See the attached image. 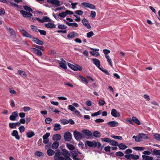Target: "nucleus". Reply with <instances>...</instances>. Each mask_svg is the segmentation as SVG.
Instances as JSON below:
<instances>
[{"label": "nucleus", "instance_id": "nucleus-1", "mask_svg": "<svg viewBox=\"0 0 160 160\" xmlns=\"http://www.w3.org/2000/svg\"><path fill=\"white\" fill-rule=\"evenodd\" d=\"M73 135L75 139L77 141H80L84 137L83 134L76 130L73 132Z\"/></svg>", "mask_w": 160, "mask_h": 160}, {"label": "nucleus", "instance_id": "nucleus-2", "mask_svg": "<svg viewBox=\"0 0 160 160\" xmlns=\"http://www.w3.org/2000/svg\"><path fill=\"white\" fill-rule=\"evenodd\" d=\"M62 153L59 150L55 153L54 156L55 160H64V157L62 156Z\"/></svg>", "mask_w": 160, "mask_h": 160}, {"label": "nucleus", "instance_id": "nucleus-3", "mask_svg": "<svg viewBox=\"0 0 160 160\" xmlns=\"http://www.w3.org/2000/svg\"><path fill=\"white\" fill-rule=\"evenodd\" d=\"M35 19L38 20L39 22L43 23L44 22H51V20L47 16L43 17L42 19L38 18H35Z\"/></svg>", "mask_w": 160, "mask_h": 160}, {"label": "nucleus", "instance_id": "nucleus-4", "mask_svg": "<svg viewBox=\"0 0 160 160\" xmlns=\"http://www.w3.org/2000/svg\"><path fill=\"white\" fill-rule=\"evenodd\" d=\"M64 138L65 141L69 142L72 139V134L70 132H67L64 133Z\"/></svg>", "mask_w": 160, "mask_h": 160}, {"label": "nucleus", "instance_id": "nucleus-5", "mask_svg": "<svg viewBox=\"0 0 160 160\" xmlns=\"http://www.w3.org/2000/svg\"><path fill=\"white\" fill-rule=\"evenodd\" d=\"M61 61L58 60V61L60 66L64 69H66L67 67L66 62L62 58H61Z\"/></svg>", "mask_w": 160, "mask_h": 160}, {"label": "nucleus", "instance_id": "nucleus-6", "mask_svg": "<svg viewBox=\"0 0 160 160\" xmlns=\"http://www.w3.org/2000/svg\"><path fill=\"white\" fill-rule=\"evenodd\" d=\"M20 12L24 18H30L32 16V14L30 12L24 10H21Z\"/></svg>", "mask_w": 160, "mask_h": 160}, {"label": "nucleus", "instance_id": "nucleus-7", "mask_svg": "<svg viewBox=\"0 0 160 160\" xmlns=\"http://www.w3.org/2000/svg\"><path fill=\"white\" fill-rule=\"evenodd\" d=\"M47 2L51 3L52 5H55L56 7H58L61 5L60 1L58 0H47Z\"/></svg>", "mask_w": 160, "mask_h": 160}, {"label": "nucleus", "instance_id": "nucleus-8", "mask_svg": "<svg viewBox=\"0 0 160 160\" xmlns=\"http://www.w3.org/2000/svg\"><path fill=\"white\" fill-rule=\"evenodd\" d=\"M111 113L112 116L115 118L120 117V113L117 111L115 109H112Z\"/></svg>", "mask_w": 160, "mask_h": 160}, {"label": "nucleus", "instance_id": "nucleus-9", "mask_svg": "<svg viewBox=\"0 0 160 160\" xmlns=\"http://www.w3.org/2000/svg\"><path fill=\"white\" fill-rule=\"evenodd\" d=\"M86 142H87L88 146L90 147H93L95 148L97 146V142L95 141L91 142L88 141H86Z\"/></svg>", "mask_w": 160, "mask_h": 160}, {"label": "nucleus", "instance_id": "nucleus-10", "mask_svg": "<svg viewBox=\"0 0 160 160\" xmlns=\"http://www.w3.org/2000/svg\"><path fill=\"white\" fill-rule=\"evenodd\" d=\"M31 49L35 54L38 56H41L42 55V52L38 49L35 48H32Z\"/></svg>", "mask_w": 160, "mask_h": 160}, {"label": "nucleus", "instance_id": "nucleus-11", "mask_svg": "<svg viewBox=\"0 0 160 160\" xmlns=\"http://www.w3.org/2000/svg\"><path fill=\"white\" fill-rule=\"evenodd\" d=\"M6 29L10 34V37L12 36L13 37H14L16 36V33L14 31L12 28H8L7 27H6Z\"/></svg>", "mask_w": 160, "mask_h": 160}, {"label": "nucleus", "instance_id": "nucleus-12", "mask_svg": "<svg viewBox=\"0 0 160 160\" xmlns=\"http://www.w3.org/2000/svg\"><path fill=\"white\" fill-rule=\"evenodd\" d=\"M78 34L77 32H70L67 36V37L69 38H72L77 37Z\"/></svg>", "mask_w": 160, "mask_h": 160}, {"label": "nucleus", "instance_id": "nucleus-13", "mask_svg": "<svg viewBox=\"0 0 160 160\" xmlns=\"http://www.w3.org/2000/svg\"><path fill=\"white\" fill-rule=\"evenodd\" d=\"M18 116V112L17 111H15L12 113V115H10L9 117V119L12 121H14L16 120V118Z\"/></svg>", "mask_w": 160, "mask_h": 160}, {"label": "nucleus", "instance_id": "nucleus-14", "mask_svg": "<svg viewBox=\"0 0 160 160\" xmlns=\"http://www.w3.org/2000/svg\"><path fill=\"white\" fill-rule=\"evenodd\" d=\"M82 22L83 25L85 26L87 28H91L90 23L86 19H83L82 21Z\"/></svg>", "mask_w": 160, "mask_h": 160}, {"label": "nucleus", "instance_id": "nucleus-15", "mask_svg": "<svg viewBox=\"0 0 160 160\" xmlns=\"http://www.w3.org/2000/svg\"><path fill=\"white\" fill-rule=\"evenodd\" d=\"M21 32L22 35L25 37L28 38H31L32 39V38H33L32 36L29 34L27 32L24 30H21Z\"/></svg>", "mask_w": 160, "mask_h": 160}, {"label": "nucleus", "instance_id": "nucleus-16", "mask_svg": "<svg viewBox=\"0 0 160 160\" xmlns=\"http://www.w3.org/2000/svg\"><path fill=\"white\" fill-rule=\"evenodd\" d=\"M12 136L14 137L17 140H19L20 139V137L18 134V132L17 130H14L11 134Z\"/></svg>", "mask_w": 160, "mask_h": 160}, {"label": "nucleus", "instance_id": "nucleus-17", "mask_svg": "<svg viewBox=\"0 0 160 160\" xmlns=\"http://www.w3.org/2000/svg\"><path fill=\"white\" fill-rule=\"evenodd\" d=\"M32 41L36 44L40 45H43L44 43L42 41L40 40L37 38H35L34 37L32 38Z\"/></svg>", "mask_w": 160, "mask_h": 160}, {"label": "nucleus", "instance_id": "nucleus-18", "mask_svg": "<svg viewBox=\"0 0 160 160\" xmlns=\"http://www.w3.org/2000/svg\"><path fill=\"white\" fill-rule=\"evenodd\" d=\"M93 63L98 68H100V62L99 60L97 58H93L92 60Z\"/></svg>", "mask_w": 160, "mask_h": 160}, {"label": "nucleus", "instance_id": "nucleus-19", "mask_svg": "<svg viewBox=\"0 0 160 160\" xmlns=\"http://www.w3.org/2000/svg\"><path fill=\"white\" fill-rule=\"evenodd\" d=\"M107 124L110 127H116L118 124V123L117 122L114 121L109 122L107 123Z\"/></svg>", "mask_w": 160, "mask_h": 160}, {"label": "nucleus", "instance_id": "nucleus-20", "mask_svg": "<svg viewBox=\"0 0 160 160\" xmlns=\"http://www.w3.org/2000/svg\"><path fill=\"white\" fill-rule=\"evenodd\" d=\"M61 135L59 134H57L53 136L52 139L54 141H59L61 139Z\"/></svg>", "mask_w": 160, "mask_h": 160}, {"label": "nucleus", "instance_id": "nucleus-21", "mask_svg": "<svg viewBox=\"0 0 160 160\" xmlns=\"http://www.w3.org/2000/svg\"><path fill=\"white\" fill-rule=\"evenodd\" d=\"M59 142L58 141H55L52 143L51 148L53 149H57L58 147Z\"/></svg>", "mask_w": 160, "mask_h": 160}, {"label": "nucleus", "instance_id": "nucleus-22", "mask_svg": "<svg viewBox=\"0 0 160 160\" xmlns=\"http://www.w3.org/2000/svg\"><path fill=\"white\" fill-rule=\"evenodd\" d=\"M46 27L49 28H54L55 27V26L53 23H46L44 24Z\"/></svg>", "mask_w": 160, "mask_h": 160}, {"label": "nucleus", "instance_id": "nucleus-23", "mask_svg": "<svg viewBox=\"0 0 160 160\" xmlns=\"http://www.w3.org/2000/svg\"><path fill=\"white\" fill-rule=\"evenodd\" d=\"M142 157L143 160H152L153 159L152 157L148 155H142Z\"/></svg>", "mask_w": 160, "mask_h": 160}, {"label": "nucleus", "instance_id": "nucleus-24", "mask_svg": "<svg viewBox=\"0 0 160 160\" xmlns=\"http://www.w3.org/2000/svg\"><path fill=\"white\" fill-rule=\"evenodd\" d=\"M61 125L58 123H56L54 124V128L53 130L55 131H58L61 129Z\"/></svg>", "mask_w": 160, "mask_h": 160}, {"label": "nucleus", "instance_id": "nucleus-25", "mask_svg": "<svg viewBox=\"0 0 160 160\" xmlns=\"http://www.w3.org/2000/svg\"><path fill=\"white\" fill-rule=\"evenodd\" d=\"M120 149L124 150L127 148V146L124 144L121 143L118 144V146Z\"/></svg>", "mask_w": 160, "mask_h": 160}, {"label": "nucleus", "instance_id": "nucleus-26", "mask_svg": "<svg viewBox=\"0 0 160 160\" xmlns=\"http://www.w3.org/2000/svg\"><path fill=\"white\" fill-rule=\"evenodd\" d=\"M82 132L85 135L89 136L92 134V133L90 131L87 130H82Z\"/></svg>", "mask_w": 160, "mask_h": 160}, {"label": "nucleus", "instance_id": "nucleus-27", "mask_svg": "<svg viewBox=\"0 0 160 160\" xmlns=\"http://www.w3.org/2000/svg\"><path fill=\"white\" fill-rule=\"evenodd\" d=\"M74 70L75 71H81L82 70V67L80 65L78 64H75L74 65Z\"/></svg>", "mask_w": 160, "mask_h": 160}, {"label": "nucleus", "instance_id": "nucleus-28", "mask_svg": "<svg viewBox=\"0 0 160 160\" xmlns=\"http://www.w3.org/2000/svg\"><path fill=\"white\" fill-rule=\"evenodd\" d=\"M18 73L22 77L25 78L27 76V74H26L25 72L22 71L21 70H19L18 71Z\"/></svg>", "mask_w": 160, "mask_h": 160}, {"label": "nucleus", "instance_id": "nucleus-29", "mask_svg": "<svg viewBox=\"0 0 160 160\" xmlns=\"http://www.w3.org/2000/svg\"><path fill=\"white\" fill-rule=\"evenodd\" d=\"M93 136L95 138H99L101 136V133L99 132L94 131L92 133Z\"/></svg>", "mask_w": 160, "mask_h": 160}, {"label": "nucleus", "instance_id": "nucleus-30", "mask_svg": "<svg viewBox=\"0 0 160 160\" xmlns=\"http://www.w3.org/2000/svg\"><path fill=\"white\" fill-rule=\"evenodd\" d=\"M34 135L35 133L32 131L26 133V136L28 138H31Z\"/></svg>", "mask_w": 160, "mask_h": 160}, {"label": "nucleus", "instance_id": "nucleus-31", "mask_svg": "<svg viewBox=\"0 0 160 160\" xmlns=\"http://www.w3.org/2000/svg\"><path fill=\"white\" fill-rule=\"evenodd\" d=\"M55 153V152L51 149H49L47 150V154L49 156H51L54 154Z\"/></svg>", "mask_w": 160, "mask_h": 160}, {"label": "nucleus", "instance_id": "nucleus-32", "mask_svg": "<svg viewBox=\"0 0 160 160\" xmlns=\"http://www.w3.org/2000/svg\"><path fill=\"white\" fill-rule=\"evenodd\" d=\"M139 136H140V138H141V140L142 139H146L148 138V137L146 134L144 133H141L139 134Z\"/></svg>", "mask_w": 160, "mask_h": 160}, {"label": "nucleus", "instance_id": "nucleus-33", "mask_svg": "<svg viewBox=\"0 0 160 160\" xmlns=\"http://www.w3.org/2000/svg\"><path fill=\"white\" fill-rule=\"evenodd\" d=\"M132 120L134 122L138 125H140L141 124L140 121L135 117H133L132 118Z\"/></svg>", "mask_w": 160, "mask_h": 160}, {"label": "nucleus", "instance_id": "nucleus-34", "mask_svg": "<svg viewBox=\"0 0 160 160\" xmlns=\"http://www.w3.org/2000/svg\"><path fill=\"white\" fill-rule=\"evenodd\" d=\"M66 146L67 147L71 150H73L75 148V147L74 146L70 143H67Z\"/></svg>", "mask_w": 160, "mask_h": 160}, {"label": "nucleus", "instance_id": "nucleus-35", "mask_svg": "<svg viewBox=\"0 0 160 160\" xmlns=\"http://www.w3.org/2000/svg\"><path fill=\"white\" fill-rule=\"evenodd\" d=\"M62 155L64 156L67 155H68L69 156L70 155V153H69V152L66 149H62Z\"/></svg>", "mask_w": 160, "mask_h": 160}, {"label": "nucleus", "instance_id": "nucleus-36", "mask_svg": "<svg viewBox=\"0 0 160 160\" xmlns=\"http://www.w3.org/2000/svg\"><path fill=\"white\" fill-rule=\"evenodd\" d=\"M35 154L36 156L39 157H43L44 155V154L42 152L40 151L36 152Z\"/></svg>", "mask_w": 160, "mask_h": 160}, {"label": "nucleus", "instance_id": "nucleus-37", "mask_svg": "<svg viewBox=\"0 0 160 160\" xmlns=\"http://www.w3.org/2000/svg\"><path fill=\"white\" fill-rule=\"evenodd\" d=\"M154 138L156 140L160 141V134L157 133H155L153 135Z\"/></svg>", "mask_w": 160, "mask_h": 160}, {"label": "nucleus", "instance_id": "nucleus-38", "mask_svg": "<svg viewBox=\"0 0 160 160\" xmlns=\"http://www.w3.org/2000/svg\"><path fill=\"white\" fill-rule=\"evenodd\" d=\"M133 149L136 150L142 151L145 149V148L144 147H133Z\"/></svg>", "mask_w": 160, "mask_h": 160}, {"label": "nucleus", "instance_id": "nucleus-39", "mask_svg": "<svg viewBox=\"0 0 160 160\" xmlns=\"http://www.w3.org/2000/svg\"><path fill=\"white\" fill-rule=\"evenodd\" d=\"M152 152L153 155L160 156V150L154 149Z\"/></svg>", "mask_w": 160, "mask_h": 160}, {"label": "nucleus", "instance_id": "nucleus-40", "mask_svg": "<svg viewBox=\"0 0 160 160\" xmlns=\"http://www.w3.org/2000/svg\"><path fill=\"white\" fill-rule=\"evenodd\" d=\"M30 27L32 30L33 31L36 32H38V30L39 29H38V28L37 26L33 25H31L30 26Z\"/></svg>", "mask_w": 160, "mask_h": 160}, {"label": "nucleus", "instance_id": "nucleus-41", "mask_svg": "<svg viewBox=\"0 0 160 160\" xmlns=\"http://www.w3.org/2000/svg\"><path fill=\"white\" fill-rule=\"evenodd\" d=\"M24 10L26 11H29V12H33V10H32V9L31 8H30V7H29L27 6H26V5L24 6Z\"/></svg>", "mask_w": 160, "mask_h": 160}, {"label": "nucleus", "instance_id": "nucleus-42", "mask_svg": "<svg viewBox=\"0 0 160 160\" xmlns=\"http://www.w3.org/2000/svg\"><path fill=\"white\" fill-rule=\"evenodd\" d=\"M67 15V13H66V11L65 12H62L58 14V16L61 18H63Z\"/></svg>", "mask_w": 160, "mask_h": 160}, {"label": "nucleus", "instance_id": "nucleus-43", "mask_svg": "<svg viewBox=\"0 0 160 160\" xmlns=\"http://www.w3.org/2000/svg\"><path fill=\"white\" fill-rule=\"evenodd\" d=\"M67 28V26L64 24L59 25L58 26V28L60 29H65Z\"/></svg>", "mask_w": 160, "mask_h": 160}, {"label": "nucleus", "instance_id": "nucleus-44", "mask_svg": "<svg viewBox=\"0 0 160 160\" xmlns=\"http://www.w3.org/2000/svg\"><path fill=\"white\" fill-rule=\"evenodd\" d=\"M110 143L113 146H118V143L115 140H112L110 141Z\"/></svg>", "mask_w": 160, "mask_h": 160}, {"label": "nucleus", "instance_id": "nucleus-45", "mask_svg": "<svg viewBox=\"0 0 160 160\" xmlns=\"http://www.w3.org/2000/svg\"><path fill=\"white\" fill-rule=\"evenodd\" d=\"M71 153L72 156V158H73V157H77L78 155L77 151L76 150H74L71 152Z\"/></svg>", "mask_w": 160, "mask_h": 160}, {"label": "nucleus", "instance_id": "nucleus-46", "mask_svg": "<svg viewBox=\"0 0 160 160\" xmlns=\"http://www.w3.org/2000/svg\"><path fill=\"white\" fill-rule=\"evenodd\" d=\"M101 140L102 141H104L105 142L110 143L111 142L110 141H111V140L108 138H102Z\"/></svg>", "mask_w": 160, "mask_h": 160}, {"label": "nucleus", "instance_id": "nucleus-47", "mask_svg": "<svg viewBox=\"0 0 160 160\" xmlns=\"http://www.w3.org/2000/svg\"><path fill=\"white\" fill-rule=\"evenodd\" d=\"M101 111L102 110H101L97 112L92 113L91 114V116L92 117H94L96 116L99 115L101 114Z\"/></svg>", "mask_w": 160, "mask_h": 160}, {"label": "nucleus", "instance_id": "nucleus-48", "mask_svg": "<svg viewBox=\"0 0 160 160\" xmlns=\"http://www.w3.org/2000/svg\"><path fill=\"white\" fill-rule=\"evenodd\" d=\"M69 2L71 3L72 5V9H75L76 8V6L78 4L77 2L72 3V2L71 1H70Z\"/></svg>", "mask_w": 160, "mask_h": 160}, {"label": "nucleus", "instance_id": "nucleus-49", "mask_svg": "<svg viewBox=\"0 0 160 160\" xmlns=\"http://www.w3.org/2000/svg\"><path fill=\"white\" fill-rule=\"evenodd\" d=\"M60 122L63 125L69 123L68 120L65 119H62L60 120Z\"/></svg>", "mask_w": 160, "mask_h": 160}, {"label": "nucleus", "instance_id": "nucleus-50", "mask_svg": "<svg viewBox=\"0 0 160 160\" xmlns=\"http://www.w3.org/2000/svg\"><path fill=\"white\" fill-rule=\"evenodd\" d=\"M75 13L79 15H82L83 13V12L81 10H77L75 12Z\"/></svg>", "mask_w": 160, "mask_h": 160}, {"label": "nucleus", "instance_id": "nucleus-51", "mask_svg": "<svg viewBox=\"0 0 160 160\" xmlns=\"http://www.w3.org/2000/svg\"><path fill=\"white\" fill-rule=\"evenodd\" d=\"M38 32H40L41 35L45 36L46 34V32L44 30L39 29L38 30Z\"/></svg>", "mask_w": 160, "mask_h": 160}, {"label": "nucleus", "instance_id": "nucleus-52", "mask_svg": "<svg viewBox=\"0 0 160 160\" xmlns=\"http://www.w3.org/2000/svg\"><path fill=\"white\" fill-rule=\"evenodd\" d=\"M90 53L93 55H96V56H98L99 55V52H96L94 51H91L90 52Z\"/></svg>", "mask_w": 160, "mask_h": 160}, {"label": "nucleus", "instance_id": "nucleus-53", "mask_svg": "<svg viewBox=\"0 0 160 160\" xmlns=\"http://www.w3.org/2000/svg\"><path fill=\"white\" fill-rule=\"evenodd\" d=\"M131 159L134 160H137L139 159V156L138 155H134L133 154H132Z\"/></svg>", "mask_w": 160, "mask_h": 160}, {"label": "nucleus", "instance_id": "nucleus-54", "mask_svg": "<svg viewBox=\"0 0 160 160\" xmlns=\"http://www.w3.org/2000/svg\"><path fill=\"white\" fill-rule=\"evenodd\" d=\"M99 69L101 71L104 72L106 74L108 75H110V73L106 69H103L102 68H99Z\"/></svg>", "mask_w": 160, "mask_h": 160}, {"label": "nucleus", "instance_id": "nucleus-55", "mask_svg": "<svg viewBox=\"0 0 160 160\" xmlns=\"http://www.w3.org/2000/svg\"><path fill=\"white\" fill-rule=\"evenodd\" d=\"M79 77L80 78V79H81V80L83 82H85L86 83V84L88 83V82L86 80L85 78L81 75L79 76Z\"/></svg>", "mask_w": 160, "mask_h": 160}, {"label": "nucleus", "instance_id": "nucleus-56", "mask_svg": "<svg viewBox=\"0 0 160 160\" xmlns=\"http://www.w3.org/2000/svg\"><path fill=\"white\" fill-rule=\"evenodd\" d=\"M20 132L22 133L25 131V127L24 126L22 125L19 127L18 128Z\"/></svg>", "mask_w": 160, "mask_h": 160}, {"label": "nucleus", "instance_id": "nucleus-57", "mask_svg": "<svg viewBox=\"0 0 160 160\" xmlns=\"http://www.w3.org/2000/svg\"><path fill=\"white\" fill-rule=\"evenodd\" d=\"M94 35L93 32L92 31H90L87 34V37L90 38Z\"/></svg>", "mask_w": 160, "mask_h": 160}, {"label": "nucleus", "instance_id": "nucleus-58", "mask_svg": "<svg viewBox=\"0 0 160 160\" xmlns=\"http://www.w3.org/2000/svg\"><path fill=\"white\" fill-rule=\"evenodd\" d=\"M52 120L49 118H47L45 119V121L46 123L49 124L52 121Z\"/></svg>", "mask_w": 160, "mask_h": 160}, {"label": "nucleus", "instance_id": "nucleus-59", "mask_svg": "<svg viewBox=\"0 0 160 160\" xmlns=\"http://www.w3.org/2000/svg\"><path fill=\"white\" fill-rule=\"evenodd\" d=\"M111 137L115 139H118V140H122V137L121 136L112 135Z\"/></svg>", "mask_w": 160, "mask_h": 160}, {"label": "nucleus", "instance_id": "nucleus-60", "mask_svg": "<svg viewBox=\"0 0 160 160\" xmlns=\"http://www.w3.org/2000/svg\"><path fill=\"white\" fill-rule=\"evenodd\" d=\"M103 146H101V144L99 142H98V143L97 142V146L96 147H97L98 149H100L101 150L103 148Z\"/></svg>", "mask_w": 160, "mask_h": 160}, {"label": "nucleus", "instance_id": "nucleus-61", "mask_svg": "<svg viewBox=\"0 0 160 160\" xmlns=\"http://www.w3.org/2000/svg\"><path fill=\"white\" fill-rule=\"evenodd\" d=\"M96 13L95 12L91 11V14L90 16L92 18H94L96 16Z\"/></svg>", "mask_w": 160, "mask_h": 160}, {"label": "nucleus", "instance_id": "nucleus-62", "mask_svg": "<svg viewBox=\"0 0 160 160\" xmlns=\"http://www.w3.org/2000/svg\"><path fill=\"white\" fill-rule=\"evenodd\" d=\"M116 155L117 156H118L120 157H122L124 155L123 153L121 151H119L118 152H117L116 153Z\"/></svg>", "mask_w": 160, "mask_h": 160}, {"label": "nucleus", "instance_id": "nucleus-63", "mask_svg": "<svg viewBox=\"0 0 160 160\" xmlns=\"http://www.w3.org/2000/svg\"><path fill=\"white\" fill-rule=\"evenodd\" d=\"M68 109L70 110L71 111H74L76 109L72 105H69L68 106Z\"/></svg>", "mask_w": 160, "mask_h": 160}, {"label": "nucleus", "instance_id": "nucleus-64", "mask_svg": "<svg viewBox=\"0 0 160 160\" xmlns=\"http://www.w3.org/2000/svg\"><path fill=\"white\" fill-rule=\"evenodd\" d=\"M31 109L28 106H25L23 108V110L25 112L29 111Z\"/></svg>", "mask_w": 160, "mask_h": 160}]
</instances>
